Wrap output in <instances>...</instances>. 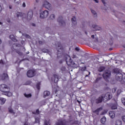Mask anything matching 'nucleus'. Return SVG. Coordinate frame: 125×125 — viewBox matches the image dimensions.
Returning <instances> with one entry per match:
<instances>
[{"label": "nucleus", "mask_w": 125, "mask_h": 125, "mask_svg": "<svg viewBox=\"0 0 125 125\" xmlns=\"http://www.w3.org/2000/svg\"><path fill=\"white\" fill-rule=\"evenodd\" d=\"M10 89L9 86L4 84H2L0 85V90L2 92H3L4 95H6L8 97L12 96V93L9 92V90Z\"/></svg>", "instance_id": "f257e3e1"}, {"label": "nucleus", "mask_w": 125, "mask_h": 125, "mask_svg": "<svg viewBox=\"0 0 125 125\" xmlns=\"http://www.w3.org/2000/svg\"><path fill=\"white\" fill-rule=\"evenodd\" d=\"M65 61L66 64L68 66H71V67H73V68H78L79 67V66H80V64L78 62H73L70 56H67L65 58Z\"/></svg>", "instance_id": "f03ea898"}, {"label": "nucleus", "mask_w": 125, "mask_h": 125, "mask_svg": "<svg viewBox=\"0 0 125 125\" xmlns=\"http://www.w3.org/2000/svg\"><path fill=\"white\" fill-rule=\"evenodd\" d=\"M57 22L60 27H65V26H66V21L63 20L62 16L58 17Z\"/></svg>", "instance_id": "7ed1b4c3"}, {"label": "nucleus", "mask_w": 125, "mask_h": 125, "mask_svg": "<svg viewBox=\"0 0 125 125\" xmlns=\"http://www.w3.org/2000/svg\"><path fill=\"white\" fill-rule=\"evenodd\" d=\"M43 7H45L48 10H51L52 9V6H51V4L48 2L47 1H44L43 4Z\"/></svg>", "instance_id": "20e7f679"}, {"label": "nucleus", "mask_w": 125, "mask_h": 125, "mask_svg": "<svg viewBox=\"0 0 125 125\" xmlns=\"http://www.w3.org/2000/svg\"><path fill=\"white\" fill-rule=\"evenodd\" d=\"M27 76L28 78H33L36 76V70L30 69L27 72Z\"/></svg>", "instance_id": "39448f33"}, {"label": "nucleus", "mask_w": 125, "mask_h": 125, "mask_svg": "<svg viewBox=\"0 0 125 125\" xmlns=\"http://www.w3.org/2000/svg\"><path fill=\"white\" fill-rule=\"evenodd\" d=\"M103 97L104 102H106V101H108V100L112 99V94L107 92L105 94L104 96H103Z\"/></svg>", "instance_id": "423d86ee"}, {"label": "nucleus", "mask_w": 125, "mask_h": 125, "mask_svg": "<svg viewBox=\"0 0 125 125\" xmlns=\"http://www.w3.org/2000/svg\"><path fill=\"white\" fill-rule=\"evenodd\" d=\"M59 81V76L58 75L54 74L51 77V81L52 83H57Z\"/></svg>", "instance_id": "0eeeda50"}, {"label": "nucleus", "mask_w": 125, "mask_h": 125, "mask_svg": "<svg viewBox=\"0 0 125 125\" xmlns=\"http://www.w3.org/2000/svg\"><path fill=\"white\" fill-rule=\"evenodd\" d=\"M48 11L45 10L40 13V17L42 19H44V18H46L48 16Z\"/></svg>", "instance_id": "6e6552de"}, {"label": "nucleus", "mask_w": 125, "mask_h": 125, "mask_svg": "<svg viewBox=\"0 0 125 125\" xmlns=\"http://www.w3.org/2000/svg\"><path fill=\"white\" fill-rule=\"evenodd\" d=\"M111 76V71L107 70L105 72L103 75V77L104 80H107V79H109L110 78V76Z\"/></svg>", "instance_id": "1a4fd4ad"}, {"label": "nucleus", "mask_w": 125, "mask_h": 125, "mask_svg": "<svg viewBox=\"0 0 125 125\" xmlns=\"http://www.w3.org/2000/svg\"><path fill=\"white\" fill-rule=\"evenodd\" d=\"M57 49L58 52H60V53H63V52H64V48L60 43L58 45Z\"/></svg>", "instance_id": "9d476101"}, {"label": "nucleus", "mask_w": 125, "mask_h": 125, "mask_svg": "<svg viewBox=\"0 0 125 125\" xmlns=\"http://www.w3.org/2000/svg\"><path fill=\"white\" fill-rule=\"evenodd\" d=\"M104 101V97L103 96H101L99 97L98 99L95 100V102L97 104H99V103H102Z\"/></svg>", "instance_id": "9b49d317"}, {"label": "nucleus", "mask_w": 125, "mask_h": 125, "mask_svg": "<svg viewBox=\"0 0 125 125\" xmlns=\"http://www.w3.org/2000/svg\"><path fill=\"white\" fill-rule=\"evenodd\" d=\"M116 79L118 82H121L123 80V74H116Z\"/></svg>", "instance_id": "f8f14e48"}, {"label": "nucleus", "mask_w": 125, "mask_h": 125, "mask_svg": "<svg viewBox=\"0 0 125 125\" xmlns=\"http://www.w3.org/2000/svg\"><path fill=\"white\" fill-rule=\"evenodd\" d=\"M33 18V11H29L27 13V20H31Z\"/></svg>", "instance_id": "ddd939ff"}, {"label": "nucleus", "mask_w": 125, "mask_h": 125, "mask_svg": "<svg viewBox=\"0 0 125 125\" xmlns=\"http://www.w3.org/2000/svg\"><path fill=\"white\" fill-rule=\"evenodd\" d=\"M113 73L116 74V75H119V74H122V70L120 68H114L113 69Z\"/></svg>", "instance_id": "4468645a"}, {"label": "nucleus", "mask_w": 125, "mask_h": 125, "mask_svg": "<svg viewBox=\"0 0 125 125\" xmlns=\"http://www.w3.org/2000/svg\"><path fill=\"white\" fill-rule=\"evenodd\" d=\"M102 110H103V108L99 107L97 109H96V110L93 111V113L94 114H96L97 115H99V112H101V111H102Z\"/></svg>", "instance_id": "2eb2a0df"}, {"label": "nucleus", "mask_w": 125, "mask_h": 125, "mask_svg": "<svg viewBox=\"0 0 125 125\" xmlns=\"http://www.w3.org/2000/svg\"><path fill=\"white\" fill-rule=\"evenodd\" d=\"M1 80H8V75L7 73H4L1 76Z\"/></svg>", "instance_id": "dca6fc26"}, {"label": "nucleus", "mask_w": 125, "mask_h": 125, "mask_svg": "<svg viewBox=\"0 0 125 125\" xmlns=\"http://www.w3.org/2000/svg\"><path fill=\"white\" fill-rule=\"evenodd\" d=\"M66 125V123H65L64 121L59 120L58 122H57L55 125Z\"/></svg>", "instance_id": "f3484780"}, {"label": "nucleus", "mask_w": 125, "mask_h": 125, "mask_svg": "<svg viewBox=\"0 0 125 125\" xmlns=\"http://www.w3.org/2000/svg\"><path fill=\"white\" fill-rule=\"evenodd\" d=\"M92 27L93 29H95L96 31H100V30H101V28L97 25L93 24L92 25Z\"/></svg>", "instance_id": "a211bd4d"}, {"label": "nucleus", "mask_w": 125, "mask_h": 125, "mask_svg": "<svg viewBox=\"0 0 125 125\" xmlns=\"http://www.w3.org/2000/svg\"><path fill=\"white\" fill-rule=\"evenodd\" d=\"M9 38L11 39V40L13 41L14 42H17V39L15 38L14 35H11L9 36Z\"/></svg>", "instance_id": "6ab92c4d"}, {"label": "nucleus", "mask_w": 125, "mask_h": 125, "mask_svg": "<svg viewBox=\"0 0 125 125\" xmlns=\"http://www.w3.org/2000/svg\"><path fill=\"white\" fill-rule=\"evenodd\" d=\"M43 97L45 98L46 96H49L50 95V92L48 91H45L43 93Z\"/></svg>", "instance_id": "aec40b11"}, {"label": "nucleus", "mask_w": 125, "mask_h": 125, "mask_svg": "<svg viewBox=\"0 0 125 125\" xmlns=\"http://www.w3.org/2000/svg\"><path fill=\"white\" fill-rule=\"evenodd\" d=\"M45 31H46V33H48V34H51L53 32L51 28L49 27H46L45 28Z\"/></svg>", "instance_id": "412c9836"}, {"label": "nucleus", "mask_w": 125, "mask_h": 125, "mask_svg": "<svg viewBox=\"0 0 125 125\" xmlns=\"http://www.w3.org/2000/svg\"><path fill=\"white\" fill-rule=\"evenodd\" d=\"M71 21L73 25H77V19H76V17H73L71 19Z\"/></svg>", "instance_id": "4be33fe9"}, {"label": "nucleus", "mask_w": 125, "mask_h": 125, "mask_svg": "<svg viewBox=\"0 0 125 125\" xmlns=\"http://www.w3.org/2000/svg\"><path fill=\"white\" fill-rule=\"evenodd\" d=\"M5 101H6V99L3 98H0V104H1V105H3V104L5 103Z\"/></svg>", "instance_id": "5701e85b"}, {"label": "nucleus", "mask_w": 125, "mask_h": 125, "mask_svg": "<svg viewBox=\"0 0 125 125\" xmlns=\"http://www.w3.org/2000/svg\"><path fill=\"white\" fill-rule=\"evenodd\" d=\"M109 115L111 119H114L115 118V113L113 111H110L109 112Z\"/></svg>", "instance_id": "b1692460"}, {"label": "nucleus", "mask_w": 125, "mask_h": 125, "mask_svg": "<svg viewBox=\"0 0 125 125\" xmlns=\"http://www.w3.org/2000/svg\"><path fill=\"white\" fill-rule=\"evenodd\" d=\"M106 122V117L104 116L101 119V123L104 125Z\"/></svg>", "instance_id": "393cba45"}, {"label": "nucleus", "mask_w": 125, "mask_h": 125, "mask_svg": "<svg viewBox=\"0 0 125 125\" xmlns=\"http://www.w3.org/2000/svg\"><path fill=\"white\" fill-rule=\"evenodd\" d=\"M91 11L92 14H93L94 17H95V18H96L97 17V13L96 12V11H94V10L92 9H91Z\"/></svg>", "instance_id": "a878e982"}, {"label": "nucleus", "mask_w": 125, "mask_h": 125, "mask_svg": "<svg viewBox=\"0 0 125 125\" xmlns=\"http://www.w3.org/2000/svg\"><path fill=\"white\" fill-rule=\"evenodd\" d=\"M104 70H105V67H104V66H100L98 68L99 72H103V71H104Z\"/></svg>", "instance_id": "bb28decb"}, {"label": "nucleus", "mask_w": 125, "mask_h": 125, "mask_svg": "<svg viewBox=\"0 0 125 125\" xmlns=\"http://www.w3.org/2000/svg\"><path fill=\"white\" fill-rule=\"evenodd\" d=\"M50 20H54L55 19V15L51 14L49 17Z\"/></svg>", "instance_id": "cd10ccee"}, {"label": "nucleus", "mask_w": 125, "mask_h": 125, "mask_svg": "<svg viewBox=\"0 0 125 125\" xmlns=\"http://www.w3.org/2000/svg\"><path fill=\"white\" fill-rule=\"evenodd\" d=\"M21 34H22V36H23L24 37H25V38L26 39H31V37L29 35H28L27 34L22 33H21Z\"/></svg>", "instance_id": "c85d7f7f"}, {"label": "nucleus", "mask_w": 125, "mask_h": 125, "mask_svg": "<svg viewBox=\"0 0 125 125\" xmlns=\"http://www.w3.org/2000/svg\"><path fill=\"white\" fill-rule=\"evenodd\" d=\"M24 95L25 96V97H26V98H29L30 97H32V94H26L24 93Z\"/></svg>", "instance_id": "c756f323"}, {"label": "nucleus", "mask_w": 125, "mask_h": 125, "mask_svg": "<svg viewBox=\"0 0 125 125\" xmlns=\"http://www.w3.org/2000/svg\"><path fill=\"white\" fill-rule=\"evenodd\" d=\"M115 125H122V121L117 120L115 122Z\"/></svg>", "instance_id": "7c9ffc66"}, {"label": "nucleus", "mask_w": 125, "mask_h": 125, "mask_svg": "<svg viewBox=\"0 0 125 125\" xmlns=\"http://www.w3.org/2000/svg\"><path fill=\"white\" fill-rule=\"evenodd\" d=\"M111 109L112 110H116L117 109V104H114L112 105L111 106Z\"/></svg>", "instance_id": "2f4dec72"}, {"label": "nucleus", "mask_w": 125, "mask_h": 125, "mask_svg": "<svg viewBox=\"0 0 125 125\" xmlns=\"http://www.w3.org/2000/svg\"><path fill=\"white\" fill-rule=\"evenodd\" d=\"M61 71H62V72H65V71H66V67H65V66H62V67L61 68Z\"/></svg>", "instance_id": "473e14b6"}, {"label": "nucleus", "mask_w": 125, "mask_h": 125, "mask_svg": "<svg viewBox=\"0 0 125 125\" xmlns=\"http://www.w3.org/2000/svg\"><path fill=\"white\" fill-rule=\"evenodd\" d=\"M16 52L18 53V54H19V55H20V56H22V55H23V53L18 50H16Z\"/></svg>", "instance_id": "72a5a7b5"}, {"label": "nucleus", "mask_w": 125, "mask_h": 125, "mask_svg": "<svg viewBox=\"0 0 125 125\" xmlns=\"http://www.w3.org/2000/svg\"><path fill=\"white\" fill-rule=\"evenodd\" d=\"M42 51L44 53H48V50L47 49H42Z\"/></svg>", "instance_id": "f704fd0d"}, {"label": "nucleus", "mask_w": 125, "mask_h": 125, "mask_svg": "<svg viewBox=\"0 0 125 125\" xmlns=\"http://www.w3.org/2000/svg\"><path fill=\"white\" fill-rule=\"evenodd\" d=\"M121 101H122L123 105H124V106H125V98H122L121 99Z\"/></svg>", "instance_id": "c9c22d12"}, {"label": "nucleus", "mask_w": 125, "mask_h": 125, "mask_svg": "<svg viewBox=\"0 0 125 125\" xmlns=\"http://www.w3.org/2000/svg\"><path fill=\"white\" fill-rule=\"evenodd\" d=\"M71 57L73 59H75H75L79 58V57L77 56V55L74 54L72 55Z\"/></svg>", "instance_id": "e433bc0d"}, {"label": "nucleus", "mask_w": 125, "mask_h": 125, "mask_svg": "<svg viewBox=\"0 0 125 125\" xmlns=\"http://www.w3.org/2000/svg\"><path fill=\"white\" fill-rule=\"evenodd\" d=\"M122 92V90L118 89L117 92V96H119V94H121V93Z\"/></svg>", "instance_id": "4c0bfd02"}, {"label": "nucleus", "mask_w": 125, "mask_h": 125, "mask_svg": "<svg viewBox=\"0 0 125 125\" xmlns=\"http://www.w3.org/2000/svg\"><path fill=\"white\" fill-rule=\"evenodd\" d=\"M94 35H92L91 38L92 39H95V42H98V39L97 38H95Z\"/></svg>", "instance_id": "58836bf2"}, {"label": "nucleus", "mask_w": 125, "mask_h": 125, "mask_svg": "<svg viewBox=\"0 0 125 125\" xmlns=\"http://www.w3.org/2000/svg\"><path fill=\"white\" fill-rule=\"evenodd\" d=\"M31 81H27V82L24 83V84H25V85H28L29 84H31Z\"/></svg>", "instance_id": "ea45409f"}, {"label": "nucleus", "mask_w": 125, "mask_h": 125, "mask_svg": "<svg viewBox=\"0 0 125 125\" xmlns=\"http://www.w3.org/2000/svg\"><path fill=\"white\" fill-rule=\"evenodd\" d=\"M9 111L10 112V113H11L12 114H15V113L13 111V109H11V108H9Z\"/></svg>", "instance_id": "a19ab883"}, {"label": "nucleus", "mask_w": 125, "mask_h": 125, "mask_svg": "<svg viewBox=\"0 0 125 125\" xmlns=\"http://www.w3.org/2000/svg\"><path fill=\"white\" fill-rule=\"evenodd\" d=\"M14 2L16 4H19L20 3V0H14Z\"/></svg>", "instance_id": "79ce46f5"}, {"label": "nucleus", "mask_w": 125, "mask_h": 125, "mask_svg": "<svg viewBox=\"0 0 125 125\" xmlns=\"http://www.w3.org/2000/svg\"><path fill=\"white\" fill-rule=\"evenodd\" d=\"M49 124V122L48 121H47L46 120H44V125H48Z\"/></svg>", "instance_id": "37998d69"}, {"label": "nucleus", "mask_w": 125, "mask_h": 125, "mask_svg": "<svg viewBox=\"0 0 125 125\" xmlns=\"http://www.w3.org/2000/svg\"><path fill=\"white\" fill-rule=\"evenodd\" d=\"M107 112H108V110H105L102 112L101 115H105V114H107Z\"/></svg>", "instance_id": "c03bdc74"}, {"label": "nucleus", "mask_w": 125, "mask_h": 125, "mask_svg": "<svg viewBox=\"0 0 125 125\" xmlns=\"http://www.w3.org/2000/svg\"><path fill=\"white\" fill-rule=\"evenodd\" d=\"M86 69V67H83L81 68V70L82 72H83L84 71H85V70Z\"/></svg>", "instance_id": "a18cd8bd"}, {"label": "nucleus", "mask_w": 125, "mask_h": 125, "mask_svg": "<svg viewBox=\"0 0 125 125\" xmlns=\"http://www.w3.org/2000/svg\"><path fill=\"white\" fill-rule=\"evenodd\" d=\"M40 85H41V83H38L36 85V87L37 89H40Z\"/></svg>", "instance_id": "49530a36"}, {"label": "nucleus", "mask_w": 125, "mask_h": 125, "mask_svg": "<svg viewBox=\"0 0 125 125\" xmlns=\"http://www.w3.org/2000/svg\"><path fill=\"white\" fill-rule=\"evenodd\" d=\"M35 123H36L37 124H40V119L36 118L35 119Z\"/></svg>", "instance_id": "de8ad7c7"}, {"label": "nucleus", "mask_w": 125, "mask_h": 125, "mask_svg": "<svg viewBox=\"0 0 125 125\" xmlns=\"http://www.w3.org/2000/svg\"><path fill=\"white\" fill-rule=\"evenodd\" d=\"M101 79H102V78H101V77H99V78H97L96 79V80L95 81V82L97 83V82H99V81H100V80H101Z\"/></svg>", "instance_id": "09e8293b"}, {"label": "nucleus", "mask_w": 125, "mask_h": 125, "mask_svg": "<svg viewBox=\"0 0 125 125\" xmlns=\"http://www.w3.org/2000/svg\"><path fill=\"white\" fill-rule=\"evenodd\" d=\"M109 42H110V43H109L110 45H113V40L111 39Z\"/></svg>", "instance_id": "8fccbe9b"}, {"label": "nucleus", "mask_w": 125, "mask_h": 125, "mask_svg": "<svg viewBox=\"0 0 125 125\" xmlns=\"http://www.w3.org/2000/svg\"><path fill=\"white\" fill-rule=\"evenodd\" d=\"M122 120L125 123V116H123L122 117Z\"/></svg>", "instance_id": "3c124183"}, {"label": "nucleus", "mask_w": 125, "mask_h": 125, "mask_svg": "<svg viewBox=\"0 0 125 125\" xmlns=\"http://www.w3.org/2000/svg\"><path fill=\"white\" fill-rule=\"evenodd\" d=\"M39 44H42H42H43V42H42V41H39Z\"/></svg>", "instance_id": "603ef678"}, {"label": "nucleus", "mask_w": 125, "mask_h": 125, "mask_svg": "<svg viewBox=\"0 0 125 125\" xmlns=\"http://www.w3.org/2000/svg\"><path fill=\"white\" fill-rule=\"evenodd\" d=\"M75 50L76 51H80V48L79 47H77L75 48Z\"/></svg>", "instance_id": "864d4df0"}, {"label": "nucleus", "mask_w": 125, "mask_h": 125, "mask_svg": "<svg viewBox=\"0 0 125 125\" xmlns=\"http://www.w3.org/2000/svg\"><path fill=\"white\" fill-rule=\"evenodd\" d=\"M6 21L8 23H10V19L9 18L7 19Z\"/></svg>", "instance_id": "5fc2aeb1"}, {"label": "nucleus", "mask_w": 125, "mask_h": 125, "mask_svg": "<svg viewBox=\"0 0 125 125\" xmlns=\"http://www.w3.org/2000/svg\"><path fill=\"white\" fill-rule=\"evenodd\" d=\"M22 6H23V7H26V3H25V2H23V3H22Z\"/></svg>", "instance_id": "6e6d98bb"}, {"label": "nucleus", "mask_w": 125, "mask_h": 125, "mask_svg": "<svg viewBox=\"0 0 125 125\" xmlns=\"http://www.w3.org/2000/svg\"><path fill=\"white\" fill-rule=\"evenodd\" d=\"M36 114H40V110L39 109H37L36 110Z\"/></svg>", "instance_id": "4d7b16f0"}, {"label": "nucleus", "mask_w": 125, "mask_h": 125, "mask_svg": "<svg viewBox=\"0 0 125 125\" xmlns=\"http://www.w3.org/2000/svg\"><path fill=\"white\" fill-rule=\"evenodd\" d=\"M72 125H77V124H78V122L77 121H74L73 123H72Z\"/></svg>", "instance_id": "13d9d810"}, {"label": "nucleus", "mask_w": 125, "mask_h": 125, "mask_svg": "<svg viewBox=\"0 0 125 125\" xmlns=\"http://www.w3.org/2000/svg\"><path fill=\"white\" fill-rule=\"evenodd\" d=\"M0 64H3V61H2V60H1L0 61Z\"/></svg>", "instance_id": "bf43d9fd"}, {"label": "nucleus", "mask_w": 125, "mask_h": 125, "mask_svg": "<svg viewBox=\"0 0 125 125\" xmlns=\"http://www.w3.org/2000/svg\"><path fill=\"white\" fill-rule=\"evenodd\" d=\"M93 0L95 1V2H96L97 3H98V2H99L98 0Z\"/></svg>", "instance_id": "052dcab7"}, {"label": "nucleus", "mask_w": 125, "mask_h": 125, "mask_svg": "<svg viewBox=\"0 0 125 125\" xmlns=\"http://www.w3.org/2000/svg\"><path fill=\"white\" fill-rule=\"evenodd\" d=\"M9 8L10 9H12V6L11 5H9Z\"/></svg>", "instance_id": "680f3d73"}, {"label": "nucleus", "mask_w": 125, "mask_h": 125, "mask_svg": "<svg viewBox=\"0 0 125 125\" xmlns=\"http://www.w3.org/2000/svg\"><path fill=\"white\" fill-rule=\"evenodd\" d=\"M1 12V6L0 5V13Z\"/></svg>", "instance_id": "e2e57ef3"}, {"label": "nucleus", "mask_w": 125, "mask_h": 125, "mask_svg": "<svg viewBox=\"0 0 125 125\" xmlns=\"http://www.w3.org/2000/svg\"><path fill=\"white\" fill-rule=\"evenodd\" d=\"M20 15H19V14H17V17L18 18V17H20Z\"/></svg>", "instance_id": "0e129e2a"}, {"label": "nucleus", "mask_w": 125, "mask_h": 125, "mask_svg": "<svg viewBox=\"0 0 125 125\" xmlns=\"http://www.w3.org/2000/svg\"><path fill=\"white\" fill-rule=\"evenodd\" d=\"M84 56H87V53L84 54Z\"/></svg>", "instance_id": "69168bd1"}, {"label": "nucleus", "mask_w": 125, "mask_h": 125, "mask_svg": "<svg viewBox=\"0 0 125 125\" xmlns=\"http://www.w3.org/2000/svg\"><path fill=\"white\" fill-rule=\"evenodd\" d=\"M32 26H33V27H35V26H36V24H34V23H33V24H32Z\"/></svg>", "instance_id": "338daca9"}, {"label": "nucleus", "mask_w": 125, "mask_h": 125, "mask_svg": "<svg viewBox=\"0 0 125 125\" xmlns=\"http://www.w3.org/2000/svg\"><path fill=\"white\" fill-rule=\"evenodd\" d=\"M123 24L124 25H125V21H124L123 22Z\"/></svg>", "instance_id": "774afa93"}]
</instances>
